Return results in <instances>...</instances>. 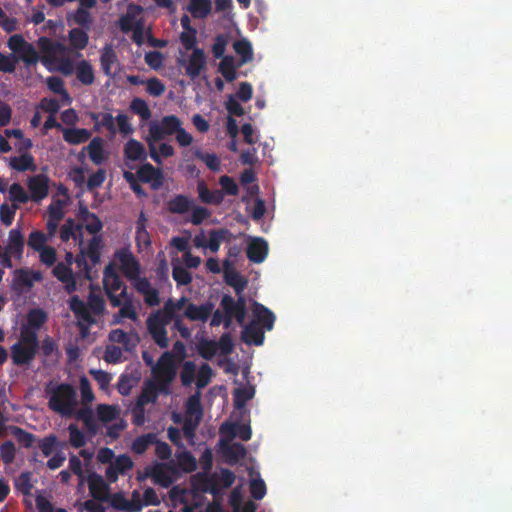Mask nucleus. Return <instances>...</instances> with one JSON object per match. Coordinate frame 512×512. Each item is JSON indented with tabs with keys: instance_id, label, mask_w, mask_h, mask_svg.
<instances>
[{
	"instance_id": "nucleus-15",
	"label": "nucleus",
	"mask_w": 512,
	"mask_h": 512,
	"mask_svg": "<svg viewBox=\"0 0 512 512\" xmlns=\"http://www.w3.org/2000/svg\"><path fill=\"white\" fill-rule=\"evenodd\" d=\"M206 56L201 48H194L186 65L185 72L192 80L198 78L202 71L206 69Z\"/></svg>"
},
{
	"instance_id": "nucleus-16",
	"label": "nucleus",
	"mask_w": 512,
	"mask_h": 512,
	"mask_svg": "<svg viewBox=\"0 0 512 512\" xmlns=\"http://www.w3.org/2000/svg\"><path fill=\"white\" fill-rule=\"evenodd\" d=\"M135 290L143 295L144 302L150 307L158 306L161 302L159 291L152 287L150 281L146 277L137 278L133 283Z\"/></svg>"
},
{
	"instance_id": "nucleus-62",
	"label": "nucleus",
	"mask_w": 512,
	"mask_h": 512,
	"mask_svg": "<svg viewBox=\"0 0 512 512\" xmlns=\"http://www.w3.org/2000/svg\"><path fill=\"white\" fill-rule=\"evenodd\" d=\"M196 365L192 361H186L180 372V380L183 386H190L195 379Z\"/></svg>"
},
{
	"instance_id": "nucleus-40",
	"label": "nucleus",
	"mask_w": 512,
	"mask_h": 512,
	"mask_svg": "<svg viewBox=\"0 0 512 512\" xmlns=\"http://www.w3.org/2000/svg\"><path fill=\"white\" fill-rule=\"evenodd\" d=\"M91 119L94 121V129L95 131H99L100 127L106 128L111 134L116 133L115 120L110 113H91Z\"/></svg>"
},
{
	"instance_id": "nucleus-11",
	"label": "nucleus",
	"mask_w": 512,
	"mask_h": 512,
	"mask_svg": "<svg viewBox=\"0 0 512 512\" xmlns=\"http://www.w3.org/2000/svg\"><path fill=\"white\" fill-rule=\"evenodd\" d=\"M27 187L30 192V199L39 203L48 196L49 178L45 174H37L29 177Z\"/></svg>"
},
{
	"instance_id": "nucleus-20",
	"label": "nucleus",
	"mask_w": 512,
	"mask_h": 512,
	"mask_svg": "<svg viewBox=\"0 0 512 512\" xmlns=\"http://www.w3.org/2000/svg\"><path fill=\"white\" fill-rule=\"evenodd\" d=\"M268 243L263 238H254L247 246V258L253 263H262L268 255Z\"/></svg>"
},
{
	"instance_id": "nucleus-37",
	"label": "nucleus",
	"mask_w": 512,
	"mask_h": 512,
	"mask_svg": "<svg viewBox=\"0 0 512 512\" xmlns=\"http://www.w3.org/2000/svg\"><path fill=\"white\" fill-rule=\"evenodd\" d=\"M188 10L194 18H206L212 10L211 0H190Z\"/></svg>"
},
{
	"instance_id": "nucleus-60",
	"label": "nucleus",
	"mask_w": 512,
	"mask_h": 512,
	"mask_svg": "<svg viewBox=\"0 0 512 512\" xmlns=\"http://www.w3.org/2000/svg\"><path fill=\"white\" fill-rule=\"evenodd\" d=\"M47 241L48 237L42 231L33 230L29 234L27 245L34 251H39L47 246Z\"/></svg>"
},
{
	"instance_id": "nucleus-30",
	"label": "nucleus",
	"mask_w": 512,
	"mask_h": 512,
	"mask_svg": "<svg viewBox=\"0 0 512 512\" xmlns=\"http://www.w3.org/2000/svg\"><path fill=\"white\" fill-rule=\"evenodd\" d=\"M124 156L131 161H145L147 153L141 142L136 139H129L124 146Z\"/></svg>"
},
{
	"instance_id": "nucleus-38",
	"label": "nucleus",
	"mask_w": 512,
	"mask_h": 512,
	"mask_svg": "<svg viewBox=\"0 0 512 512\" xmlns=\"http://www.w3.org/2000/svg\"><path fill=\"white\" fill-rule=\"evenodd\" d=\"M110 505L119 511H126V512H138L141 509L140 504L130 503L126 499L124 494L121 492L114 493L110 497Z\"/></svg>"
},
{
	"instance_id": "nucleus-17",
	"label": "nucleus",
	"mask_w": 512,
	"mask_h": 512,
	"mask_svg": "<svg viewBox=\"0 0 512 512\" xmlns=\"http://www.w3.org/2000/svg\"><path fill=\"white\" fill-rule=\"evenodd\" d=\"M52 273L54 277L64 284L67 293L71 294L77 290V282L69 264L59 262L53 268Z\"/></svg>"
},
{
	"instance_id": "nucleus-28",
	"label": "nucleus",
	"mask_w": 512,
	"mask_h": 512,
	"mask_svg": "<svg viewBox=\"0 0 512 512\" xmlns=\"http://www.w3.org/2000/svg\"><path fill=\"white\" fill-rule=\"evenodd\" d=\"M194 204L193 199L187 195L178 194L167 202V210L172 214H185Z\"/></svg>"
},
{
	"instance_id": "nucleus-50",
	"label": "nucleus",
	"mask_w": 512,
	"mask_h": 512,
	"mask_svg": "<svg viewBox=\"0 0 512 512\" xmlns=\"http://www.w3.org/2000/svg\"><path fill=\"white\" fill-rule=\"evenodd\" d=\"M130 110L138 115L143 121L151 118L152 113L147 102L141 98H134L130 103Z\"/></svg>"
},
{
	"instance_id": "nucleus-56",
	"label": "nucleus",
	"mask_w": 512,
	"mask_h": 512,
	"mask_svg": "<svg viewBox=\"0 0 512 512\" xmlns=\"http://www.w3.org/2000/svg\"><path fill=\"white\" fill-rule=\"evenodd\" d=\"M218 352V344L214 340L203 339L198 344V353L206 360H211Z\"/></svg>"
},
{
	"instance_id": "nucleus-29",
	"label": "nucleus",
	"mask_w": 512,
	"mask_h": 512,
	"mask_svg": "<svg viewBox=\"0 0 512 512\" xmlns=\"http://www.w3.org/2000/svg\"><path fill=\"white\" fill-rule=\"evenodd\" d=\"M118 62L117 54L112 45L106 44L101 50L100 65L103 73L108 77L115 76L112 72V66Z\"/></svg>"
},
{
	"instance_id": "nucleus-58",
	"label": "nucleus",
	"mask_w": 512,
	"mask_h": 512,
	"mask_svg": "<svg viewBox=\"0 0 512 512\" xmlns=\"http://www.w3.org/2000/svg\"><path fill=\"white\" fill-rule=\"evenodd\" d=\"M9 198L15 204H25L30 197L25 189L19 183H13L9 187Z\"/></svg>"
},
{
	"instance_id": "nucleus-47",
	"label": "nucleus",
	"mask_w": 512,
	"mask_h": 512,
	"mask_svg": "<svg viewBox=\"0 0 512 512\" xmlns=\"http://www.w3.org/2000/svg\"><path fill=\"white\" fill-rule=\"evenodd\" d=\"M76 418L84 423V426L91 434L95 435L97 433L98 426L96 424L94 413L91 408H81L77 412Z\"/></svg>"
},
{
	"instance_id": "nucleus-13",
	"label": "nucleus",
	"mask_w": 512,
	"mask_h": 512,
	"mask_svg": "<svg viewBox=\"0 0 512 512\" xmlns=\"http://www.w3.org/2000/svg\"><path fill=\"white\" fill-rule=\"evenodd\" d=\"M101 248H102V239L100 236H93L89 241L87 250L84 253L81 250V256H77L76 263L79 267H84L86 273H89V267L85 260V255L90 259V261L95 265L100 262L101 257Z\"/></svg>"
},
{
	"instance_id": "nucleus-18",
	"label": "nucleus",
	"mask_w": 512,
	"mask_h": 512,
	"mask_svg": "<svg viewBox=\"0 0 512 512\" xmlns=\"http://www.w3.org/2000/svg\"><path fill=\"white\" fill-rule=\"evenodd\" d=\"M88 487L91 496L98 501H107L109 499V485L103 477L95 472L88 476Z\"/></svg>"
},
{
	"instance_id": "nucleus-32",
	"label": "nucleus",
	"mask_w": 512,
	"mask_h": 512,
	"mask_svg": "<svg viewBox=\"0 0 512 512\" xmlns=\"http://www.w3.org/2000/svg\"><path fill=\"white\" fill-rule=\"evenodd\" d=\"M76 79L85 86H90L95 82V73L93 66L87 60H81L76 64Z\"/></svg>"
},
{
	"instance_id": "nucleus-19",
	"label": "nucleus",
	"mask_w": 512,
	"mask_h": 512,
	"mask_svg": "<svg viewBox=\"0 0 512 512\" xmlns=\"http://www.w3.org/2000/svg\"><path fill=\"white\" fill-rule=\"evenodd\" d=\"M213 309L214 304L210 301L200 306L194 303H188L184 311V316L190 321L206 322L211 316Z\"/></svg>"
},
{
	"instance_id": "nucleus-10",
	"label": "nucleus",
	"mask_w": 512,
	"mask_h": 512,
	"mask_svg": "<svg viewBox=\"0 0 512 512\" xmlns=\"http://www.w3.org/2000/svg\"><path fill=\"white\" fill-rule=\"evenodd\" d=\"M43 275L40 271L19 268L14 271L12 288L15 291L22 292L24 289H30L34 282H40Z\"/></svg>"
},
{
	"instance_id": "nucleus-8",
	"label": "nucleus",
	"mask_w": 512,
	"mask_h": 512,
	"mask_svg": "<svg viewBox=\"0 0 512 512\" xmlns=\"http://www.w3.org/2000/svg\"><path fill=\"white\" fill-rule=\"evenodd\" d=\"M115 259H117L120 263V268L123 274L129 279L132 280L133 283L137 278H141L140 274V264L129 249V247H122L116 250L114 254Z\"/></svg>"
},
{
	"instance_id": "nucleus-31",
	"label": "nucleus",
	"mask_w": 512,
	"mask_h": 512,
	"mask_svg": "<svg viewBox=\"0 0 512 512\" xmlns=\"http://www.w3.org/2000/svg\"><path fill=\"white\" fill-rule=\"evenodd\" d=\"M69 307L78 319L86 322L87 324H93L95 322L89 311L87 303L81 300L77 295L71 297Z\"/></svg>"
},
{
	"instance_id": "nucleus-36",
	"label": "nucleus",
	"mask_w": 512,
	"mask_h": 512,
	"mask_svg": "<svg viewBox=\"0 0 512 512\" xmlns=\"http://www.w3.org/2000/svg\"><path fill=\"white\" fill-rule=\"evenodd\" d=\"M231 236V232L226 228L213 229L209 232V240L207 241V248L216 253L219 251L221 243L227 241Z\"/></svg>"
},
{
	"instance_id": "nucleus-27",
	"label": "nucleus",
	"mask_w": 512,
	"mask_h": 512,
	"mask_svg": "<svg viewBox=\"0 0 512 512\" xmlns=\"http://www.w3.org/2000/svg\"><path fill=\"white\" fill-rule=\"evenodd\" d=\"M199 199L210 205H219L224 200V193L221 190H210L204 181H200L197 185Z\"/></svg>"
},
{
	"instance_id": "nucleus-55",
	"label": "nucleus",
	"mask_w": 512,
	"mask_h": 512,
	"mask_svg": "<svg viewBox=\"0 0 512 512\" xmlns=\"http://www.w3.org/2000/svg\"><path fill=\"white\" fill-rule=\"evenodd\" d=\"M194 155L197 159L202 160L211 171H214V172L220 171L221 161L216 154L204 153L200 150H196Z\"/></svg>"
},
{
	"instance_id": "nucleus-3",
	"label": "nucleus",
	"mask_w": 512,
	"mask_h": 512,
	"mask_svg": "<svg viewBox=\"0 0 512 512\" xmlns=\"http://www.w3.org/2000/svg\"><path fill=\"white\" fill-rule=\"evenodd\" d=\"M48 407L50 410L62 415L71 416L78 404L75 388L68 383H60L49 389Z\"/></svg>"
},
{
	"instance_id": "nucleus-6",
	"label": "nucleus",
	"mask_w": 512,
	"mask_h": 512,
	"mask_svg": "<svg viewBox=\"0 0 512 512\" xmlns=\"http://www.w3.org/2000/svg\"><path fill=\"white\" fill-rule=\"evenodd\" d=\"M182 122L176 115L164 116L161 121L151 122L149 125V140L158 142L165 138L175 134L181 127Z\"/></svg>"
},
{
	"instance_id": "nucleus-23",
	"label": "nucleus",
	"mask_w": 512,
	"mask_h": 512,
	"mask_svg": "<svg viewBox=\"0 0 512 512\" xmlns=\"http://www.w3.org/2000/svg\"><path fill=\"white\" fill-rule=\"evenodd\" d=\"M25 241L19 228L11 229L8 233L7 246L5 251L12 253L16 259H21L24 252Z\"/></svg>"
},
{
	"instance_id": "nucleus-2",
	"label": "nucleus",
	"mask_w": 512,
	"mask_h": 512,
	"mask_svg": "<svg viewBox=\"0 0 512 512\" xmlns=\"http://www.w3.org/2000/svg\"><path fill=\"white\" fill-rule=\"evenodd\" d=\"M37 44L40 51L44 54L42 59L44 64L57 62V70L65 76H70L75 72L76 65L74 62L70 58L64 57L68 48L63 43L42 36L38 39Z\"/></svg>"
},
{
	"instance_id": "nucleus-48",
	"label": "nucleus",
	"mask_w": 512,
	"mask_h": 512,
	"mask_svg": "<svg viewBox=\"0 0 512 512\" xmlns=\"http://www.w3.org/2000/svg\"><path fill=\"white\" fill-rule=\"evenodd\" d=\"M14 487L17 492H20L21 494H23L25 496L31 495V491L33 488V485L31 482V473L30 472H21L14 479Z\"/></svg>"
},
{
	"instance_id": "nucleus-5",
	"label": "nucleus",
	"mask_w": 512,
	"mask_h": 512,
	"mask_svg": "<svg viewBox=\"0 0 512 512\" xmlns=\"http://www.w3.org/2000/svg\"><path fill=\"white\" fill-rule=\"evenodd\" d=\"M154 381L158 383L161 393L168 394L170 384L176 377L177 369L175 358L172 352H164L152 367Z\"/></svg>"
},
{
	"instance_id": "nucleus-22",
	"label": "nucleus",
	"mask_w": 512,
	"mask_h": 512,
	"mask_svg": "<svg viewBox=\"0 0 512 512\" xmlns=\"http://www.w3.org/2000/svg\"><path fill=\"white\" fill-rule=\"evenodd\" d=\"M47 321V314L40 308H34L27 313V323L23 325L20 331L34 332L38 337V332Z\"/></svg>"
},
{
	"instance_id": "nucleus-51",
	"label": "nucleus",
	"mask_w": 512,
	"mask_h": 512,
	"mask_svg": "<svg viewBox=\"0 0 512 512\" xmlns=\"http://www.w3.org/2000/svg\"><path fill=\"white\" fill-rule=\"evenodd\" d=\"M47 87L50 91L60 95L62 98L71 100L68 91L64 88V81L58 76H49L46 79Z\"/></svg>"
},
{
	"instance_id": "nucleus-41",
	"label": "nucleus",
	"mask_w": 512,
	"mask_h": 512,
	"mask_svg": "<svg viewBox=\"0 0 512 512\" xmlns=\"http://www.w3.org/2000/svg\"><path fill=\"white\" fill-rule=\"evenodd\" d=\"M201 485L199 488L203 492H208L213 496H216L220 493L219 487V478L216 473L208 475V474H198Z\"/></svg>"
},
{
	"instance_id": "nucleus-46",
	"label": "nucleus",
	"mask_w": 512,
	"mask_h": 512,
	"mask_svg": "<svg viewBox=\"0 0 512 512\" xmlns=\"http://www.w3.org/2000/svg\"><path fill=\"white\" fill-rule=\"evenodd\" d=\"M156 442V434L147 433L137 437L131 445V449L135 454L141 455L146 452L150 445Z\"/></svg>"
},
{
	"instance_id": "nucleus-14",
	"label": "nucleus",
	"mask_w": 512,
	"mask_h": 512,
	"mask_svg": "<svg viewBox=\"0 0 512 512\" xmlns=\"http://www.w3.org/2000/svg\"><path fill=\"white\" fill-rule=\"evenodd\" d=\"M137 178L142 183H150L152 189H159L163 185V174L159 168L150 163L142 164L137 172Z\"/></svg>"
},
{
	"instance_id": "nucleus-54",
	"label": "nucleus",
	"mask_w": 512,
	"mask_h": 512,
	"mask_svg": "<svg viewBox=\"0 0 512 512\" xmlns=\"http://www.w3.org/2000/svg\"><path fill=\"white\" fill-rule=\"evenodd\" d=\"M159 392L161 391L158 388V383H156L155 381L148 382V384L146 385V387L144 388V390L142 391L138 398V403L146 404L149 402L156 401Z\"/></svg>"
},
{
	"instance_id": "nucleus-45",
	"label": "nucleus",
	"mask_w": 512,
	"mask_h": 512,
	"mask_svg": "<svg viewBox=\"0 0 512 512\" xmlns=\"http://www.w3.org/2000/svg\"><path fill=\"white\" fill-rule=\"evenodd\" d=\"M235 60L233 56L226 55L221 59L219 64V72L225 78L227 82H232L236 79V66L234 64Z\"/></svg>"
},
{
	"instance_id": "nucleus-12",
	"label": "nucleus",
	"mask_w": 512,
	"mask_h": 512,
	"mask_svg": "<svg viewBox=\"0 0 512 512\" xmlns=\"http://www.w3.org/2000/svg\"><path fill=\"white\" fill-rule=\"evenodd\" d=\"M223 274L225 283L231 286L236 294H242L248 281L233 267L229 259L223 261Z\"/></svg>"
},
{
	"instance_id": "nucleus-24",
	"label": "nucleus",
	"mask_w": 512,
	"mask_h": 512,
	"mask_svg": "<svg viewBox=\"0 0 512 512\" xmlns=\"http://www.w3.org/2000/svg\"><path fill=\"white\" fill-rule=\"evenodd\" d=\"M109 340L114 343L122 344L126 351H132L139 343L137 333H127L122 329H114L109 333Z\"/></svg>"
},
{
	"instance_id": "nucleus-64",
	"label": "nucleus",
	"mask_w": 512,
	"mask_h": 512,
	"mask_svg": "<svg viewBox=\"0 0 512 512\" xmlns=\"http://www.w3.org/2000/svg\"><path fill=\"white\" fill-rule=\"evenodd\" d=\"M19 209V205L13 203L11 206L4 203L0 206V220L5 226H10L13 223L15 213Z\"/></svg>"
},
{
	"instance_id": "nucleus-63",
	"label": "nucleus",
	"mask_w": 512,
	"mask_h": 512,
	"mask_svg": "<svg viewBox=\"0 0 512 512\" xmlns=\"http://www.w3.org/2000/svg\"><path fill=\"white\" fill-rule=\"evenodd\" d=\"M187 414L188 415H195L197 422H200L202 416H203V410L200 402V394L196 393L192 396H190L187 400Z\"/></svg>"
},
{
	"instance_id": "nucleus-9",
	"label": "nucleus",
	"mask_w": 512,
	"mask_h": 512,
	"mask_svg": "<svg viewBox=\"0 0 512 512\" xmlns=\"http://www.w3.org/2000/svg\"><path fill=\"white\" fill-rule=\"evenodd\" d=\"M237 300L231 295L225 294L221 298L220 306L223 312L231 313L234 312V318L239 325H243L246 318V300L242 294H237Z\"/></svg>"
},
{
	"instance_id": "nucleus-1",
	"label": "nucleus",
	"mask_w": 512,
	"mask_h": 512,
	"mask_svg": "<svg viewBox=\"0 0 512 512\" xmlns=\"http://www.w3.org/2000/svg\"><path fill=\"white\" fill-rule=\"evenodd\" d=\"M102 282L105 294L111 306L120 308L113 316V323L119 324L125 318L137 321L138 314L134 306V295L128 292L126 284L123 282L112 263L105 267Z\"/></svg>"
},
{
	"instance_id": "nucleus-53",
	"label": "nucleus",
	"mask_w": 512,
	"mask_h": 512,
	"mask_svg": "<svg viewBox=\"0 0 512 512\" xmlns=\"http://www.w3.org/2000/svg\"><path fill=\"white\" fill-rule=\"evenodd\" d=\"M87 306L91 314H103V312L105 311V301L103 296L91 291L88 295Z\"/></svg>"
},
{
	"instance_id": "nucleus-35",
	"label": "nucleus",
	"mask_w": 512,
	"mask_h": 512,
	"mask_svg": "<svg viewBox=\"0 0 512 512\" xmlns=\"http://www.w3.org/2000/svg\"><path fill=\"white\" fill-rule=\"evenodd\" d=\"M90 137V131L85 128H66L63 130V139L71 145L84 143L88 141Z\"/></svg>"
},
{
	"instance_id": "nucleus-42",
	"label": "nucleus",
	"mask_w": 512,
	"mask_h": 512,
	"mask_svg": "<svg viewBox=\"0 0 512 512\" xmlns=\"http://www.w3.org/2000/svg\"><path fill=\"white\" fill-rule=\"evenodd\" d=\"M14 58L16 61L21 60L26 67L34 66L40 60V56L35 47L29 42L23 49H21L17 57L14 56Z\"/></svg>"
},
{
	"instance_id": "nucleus-21",
	"label": "nucleus",
	"mask_w": 512,
	"mask_h": 512,
	"mask_svg": "<svg viewBox=\"0 0 512 512\" xmlns=\"http://www.w3.org/2000/svg\"><path fill=\"white\" fill-rule=\"evenodd\" d=\"M253 320L256 321L257 325L262 327L263 329L270 331L273 329L275 322L274 313L265 307L263 304L254 302L253 304Z\"/></svg>"
},
{
	"instance_id": "nucleus-61",
	"label": "nucleus",
	"mask_w": 512,
	"mask_h": 512,
	"mask_svg": "<svg viewBox=\"0 0 512 512\" xmlns=\"http://www.w3.org/2000/svg\"><path fill=\"white\" fill-rule=\"evenodd\" d=\"M57 444V436L55 434H50L39 440L38 447L45 457H49L57 449Z\"/></svg>"
},
{
	"instance_id": "nucleus-33",
	"label": "nucleus",
	"mask_w": 512,
	"mask_h": 512,
	"mask_svg": "<svg viewBox=\"0 0 512 512\" xmlns=\"http://www.w3.org/2000/svg\"><path fill=\"white\" fill-rule=\"evenodd\" d=\"M83 151H87L90 160L96 165H101L105 161L103 139L100 137L93 138Z\"/></svg>"
},
{
	"instance_id": "nucleus-43",
	"label": "nucleus",
	"mask_w": 512,
	"mask_h": 512,
	"mask_svg": "<svg viewBox=\"0 0 512 512\" xmlns=\"http://www.w3.org/2000/svg\"><path fill=\"white\" fill-rule=\"evenodd\" d=\"M9 432L13 437H15L18 443L25 448H31L35 443V435L22 429L21 427L12 425L9 427Z\"/></svg>"
},
{
	"instance_id": "nucleus-59",
	"label": "nucleus",
	"mask_w": 512,
	"mask_h": 512,
	"mask_svg": "<svg viewBox=\"0 0 512 512\" xmlns=\"http://www.w3.org/2000/svg\"><path fill=\"white\" fill-rule=\"evenodd\" d=\"M69 443L72 447L78 449L86 445V437L82 431L79 430L76 424L71 423L68 426Z\"/></svg>"
},
{
	"instance_id": "nucleus-49",
	"label": "nucleus",
	"mask_w": 512,
	"mask_h": 512,
	"mask_svg": "<svg viewBox=\"0 0 512 512\" xmlns=\"http://www.w3.org/2000/svg\"><path fill=\"white\" fill-rule=\"evenodd\" d=\"M235 52L241 56V64H245L252 60L253 51L249 41L245 39L236 40L233 44Z\"/></svg>"
},
{
	"instance_id": "nucleus-57",
	"label": "nucleus",
	"mask_w": 512,
	"mask_h": 512,
	"mask_svg": "<svg viewBox=\"0 0 512 512\" xmlns=\"http://www.w3.org/2000/svg\"><path fill=\"white\" fill-rule=\"evenodd\" d=\"M77 25L86 30H90L93 23L91 13L82 8H78L70 17Z\"/></svg>"
},
{
	"instance_id": "nucleus-34",
	"label": "nucleus",
	"mask_w": 512,
	"mask_h": 512,
	"mask_svg": "<svg viewBox=\"0 0 512 512\" xmlns=\"http://www.w3.org/2000/svg\"><path fill=\"white\" fill-rule=\"evenodd\" d=\"M10 167L19 172L36 171L37 166L34 158L30 153H23L20 156L11 157Z\"/></svg>"
},
{
	"instance_id": "nucleus-4",
	"label": "nucleus",
	"mask_w": 512,
	"mask_h": 512,
	"mask_svg": "<svg viewBox=\"0 0 512 512\" xmlns=\"http://www.w3.org/2000/svg\"><path fill=\"white\" fill-rule=\"evenodd\" d=\"M11 359L16 366H30L39 351V340L34 332L20 331L19 340L11 348Z\"/></svg>"
},
{
	"instance_id": "nucleus-7",
	"label": "nucleus",
	"mask_w": 512,
	"mask_h": 512,
	"mask_svg": "<svg viewBox=\"0 0 512 512\" xmlns=\"http://www.w3.org/2000/svg\"><path fill=\"white\" fill-rule=\"evenodd\" d=\"M168 323L169 321L163 318L162 312H152L146 320L147 330L153 338L154 342L160 348L168 347V337L166 330V325Z\"/></svg>"
},
{
	"instance_id": "nucleus-25",
	"label": "nucleus",
	"mask_w": 512,
	"mask_h": 512,
	"mask_svg": "<svg viewBox=\"0 0 512 512\" xmlns=\"http://www.w3.org/2000/svg\"><path fill=\"white\" fill-rule=\"evenodd\" d=\"M241 338L246 344L260 346L264 342L265 335L263 329L257 325V322L251 321L243 328Z\"/></svg>"
},
{
	"instance_id": "nucleus-26",
	"label": "nucleus",
	"mask_w": 512,
	"mask_h": 512,
	"mask_svg": "<svg viewBox=\"0 0 512 512\" xmlns=\"http://www.w3.org/2000/svg\"><path fill=\"white\" fill-rule=\"evenodd\" d=\"M147 474L153 479L154 483L163 488H168L173 483L170 469L165 464H155L147 469Z\"/></svg>"
},
{
	"instance_id": "nucleus-52",
	"label": "nucleus",
	"mask_w": 512,
	"mask_h": 512,
	"mask_svg": "<svg viewBox=\"0 0 512 512\" xmlns=\"http://www.w3.org/2000/svg\"><path fill=\"white\" fill-rule=\"evenodd\" d=\"M119 409L116 406L108 404H100L97 406V417L103 422H111L118 417Z\"/></svg>"
},
{
	"instance_id": "nucleus-44",
	"label": "nucleus",
	"mask_w": 512,
	"mask_h": 512,
	"mask_svg": "<svg viewBox=\"0 0 512 512\" xmlns=\"http://www.w3.org/2000/svg\"><path fill=\"white\" fill-rule=\"evenodd\" d=\"M246 449L241 443H232L223 448L228 463L235 464L246 456Z\"/></svg>"
},
{
	"instance_id": "nucleus-39",
	"label": "nucleus",
	"mask_w": 512,
	"mask_h": 512,
	"mask_svg": "<svg viewBox=\"0 0 512 512\" xmlns=\"http://www.w3.org/2000/svg\"><path fill=\"white\" fill-rule=\"evenodd\" d=\"M69 43L72 48L83 50L89 42V36L84 28H73L68 33Z\"/></svg>"
}]
</instances>
